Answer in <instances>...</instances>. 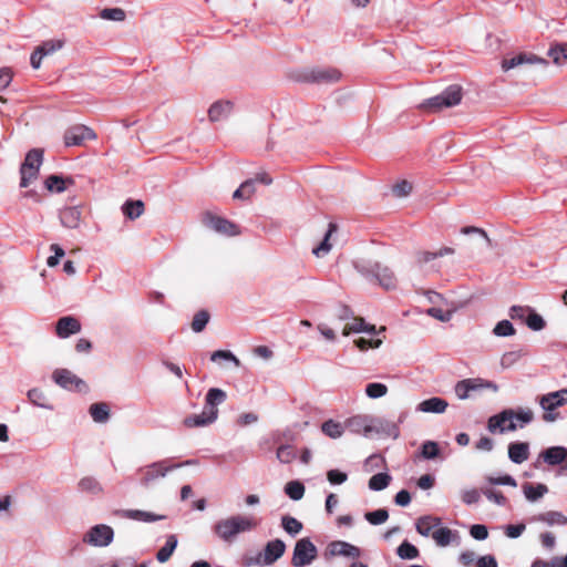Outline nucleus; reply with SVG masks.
Segmentation results:
<instances>
[{
  "label": "nucleus",
  "instance_id": "38",
  "mask_svg": "<svg viewBox=\"0 0 567 567\" xmlns=\"http://www.w3.org/2000/svg\"><path fill=\"white\" fill-rule=\"evenodd\" d=\"M536 519L539 522L546 523L549 526L567 524V517L563 513L556 512V511H550V512L539 514L536 517Z\"/></svg>",
  "mask_w": 567,
  "mask_h": 567
},
{
  "label": "nucleus",
  "instance_id": "3",
  "mask_svg": "<svg viewBox=\"0 0 567 567\" xmlns=\"http://www.w3.org/2000/svg\"><path fill=\"white\" fill-rule=\"evenodd\" d=\"M355 269L364 276H373L379 285L384 289H393L396 287V278L393 271L379 262H370L359 260L354 262Z\"/></svg>",
  "mask_w": 567,
  "mask_h": 567
},
{
  "label": "nucleus",
  "instance_id": "1",
  "mask_svg": "<svg viewBox=\"0 0 567 567\" xmlns=\"http://www.w3.org/2000/svg\"><path fill=\"white\" fill-rule=\"evenodd\" d=\"M258 522L252 516L234 515L220 519L214 526L215 534L224 542H233L240 533L254 530Z\"/></svg>",
  "mask_w": 567,
  "mask_h": 567
},
{
  "label": "nucleus",
  "instance_id": "52",
  "mask_svg": "<svg viewBox=\"0 0 567 567\" xmlns=\"http://www.w3.org/2000/svg\"><path fill=\"white\" fill-rule=\"evenodd\" d=\"M101 18L111 21H123L125 19V12L121 8H106L100 13Z\"/></svg>",
  "mask_w": 567,
  "mask_h": 567
},
{
  "label": "nucleus",
  "instance_id": "25",
  "mask_svg": "<svg viewBox=\"0 0 567 567\" xmlns=\"http://www.w3.org/2000/svg\"><path fill=\"white\" fill-rule=\"evenodd\" d=\"M61 224L70 229H75L81 224V210L79 207H65L60 212Z\"/></svg>",
  "mask_w": 567,
  "mask_h": 567
},
{
  "label": "nucleus",
  "instance_id": "41",
  "mask_svg": "<svg viewBox=\"0 0 567 567\" xmlns=\"http://www.w3.org/2000/svg\"><path fill=\"white\" fill-rule=\"evenodd\" d=\"M281 526L285 529V532L291 536L298 535L303 527L301 522L289 515H285L281 517Z\"/></svg>",
  "mask_w": 567,
  "mask_h": 567
},
{
  "label": "nucleus",
  "instance_id": "15",
  "mask_svg": "<svg viewBox=\"0 0 567 567\" xmlns=\"http://www.w3.org/2000/svg\"><path fill=\"white\" fill-rule=\"evenodd\" d=\"M533 64H547V62L534 54L522 53L511 59H504L502 62V69L508 71L515 68H523Z\"/></svg>",
  "mask_w": 567,
  "mask_h": 567
},
{
  "label": "nucleus",
  "instance_id": "4",
  "mask_svg": "<svg viewBox=\"0 0 567 567\" xmlns=\"http://www.w3.org/2000/svg\"><path fill=\"white\" fill-rule=\"evenodd\" d=\"M182 465L183 464H174L168 460L147 464L138 470L140 484L144 487H150L158 480L164 478L171 471Z\"/></svg>",
  "mask_w": 567,
  "mask_h": 567
},
{
  "label": "nucleus",
  "instance_id": "37",
  "mask_svg": "<svg viewBox=\"0 0 567 567\" xmlns=\"http://www.w3.org/2000/svg\"><path fill=\"white\" fill-rule=\"evenodd\" d=\"M321 431L331 439H339L344 433V425L330 419L322 423Z\"/></svg>",
  "mask_w": 567,
  "mask_h": 567
},
{
  "label": "nucleus",
  "instance_id": "42",
  "mask_svg": "<svg viewBox=\"0 0 567 567\" xmlns=\"http://www.w3.org/2000/svg\"><path fill=\"white\" fill-rule=\"evenodd\" d=\"M391 476L386 473L374 474L369 480V488L372 491H382L389 486Z\"/></svg>",
  "mask_w": 567,
  "mask_h": 567
},
{
  "label": "nucleus",
  "instance_id": "63",
  "mask_svg": "<svg viewBox=\"0 0 567 567\" xmlns=\"http://www.w3.org/2000/svg\"><path fill=\"white\" fill-rule=\"evenodd\" d=\"M461 498L465 504L471 505L478 502L480 493L475 488L465 489L462 492Z\"/></svg>",
  "mask_w": 567,
  "mask_h": 567
},
{
  "label": "nucleus",
  "instance_id": "18",
  "mask_svg": "<svg viewBox=\"0 0 567 567\" xmlns=\"http://www.w3.org/2000/svg\"><path fill=\"white\" fill-rule=\"evenodd\" d=\"M328 551L331 556H344L357 558L360 556V549L347 542L334 540L329 544Z\"/></svg>",
  "mask_w": 567,
  "mask_h": 567
},
{
  "label": "nucleus",
  "instance_id": "61",
  "mask_svg": "<svg viewBox=\"0 0 567 567\" xmlns=\"http://www.w3.org/2000/svg\"><path fill=\"white\" fill-rule=\"evenodd\" d=\"M381 343H382V341L380 339L373 340V339L359 338V339L354 340V344L361 351H365L370 348H374V349L379 348L381 346Z\"/></svg>",
  "mask_w": 567,
  "mask_h": 567
},
{
  "label": "nucleus",
  "instance_id": "62",
  "mask_svg": "<svg viewBox=\"0 0 567 567\" xmlns=\"http://www.w3.org/2000/svg\"><path fill=\"white\" fill-rule=\"evenodd\" d=\"M470 534L473 538H475L477 540H484L488 536V530H487L486 526L476 524L471 527Z\"/></svg>",
  "mask_w": 567,
  "mask_h": 567
},
{
  "label": "nucleus",
  "instance_id": "9",
  "mask_svg": "<svg viewBox=\"0 0 567 567\" xmlns=\"http://www.w3.org/2000/svg\"><path fill=\"white\" fill-rule=\"evenodd\" d=\"M318 556V549L309 538H301L295 544L291 564L293 567L309 566Z\"/></svg>",
  "mask_w": 567,
  "mask_h": 567
},
{
  "label": "nucleus",
  "instance_id": "23",
  "mask_svg": "<svg viewBox=\"0 0 567 567\" xmlns=\"http://www.w3.org/2000/svg\"><path fill=\"white\" fill-rule=\"evenodd\" d=\"M226 400V392L218 388H212L208 390L206 398H205V410L207 412H214L215 417L218 416V405L225 402Z\"/></svg>",
  "mask_w": 567,
  "mask_h": 567
},
{
  "label": "nucleus",
  "instance_id": "45",
  "mask_svg": "<svg viewBox=\"0 0 567 567\" xmlns=\"http://www.w3.org/2000/svg\"><path fill=\"white\" fill-rule=\"evenodd\" d=\"M285 492L291 499L299 501L303 497L305 486L298 481H291L286 484Z\"/></svg>",
  "mask_w": 567,
  "mask_h": 567
},
{
  "label": "nucleus",
  "instance_id": "6",
  "mask_svg": "<svg viewBox=\"0 0 567 567\" xmlns=\"http://www.w3.org/2000/svg\"><path fill=\"white\" fill-rule=\"evenodd\" d=\"M43 162V152L39 148H33L28 152L24 162L20 167L21 187L30 186L39 176V169Z\"/></svg>",
  "mask_w": 567,
  "mask_h": 567
},
{
  "label": "nucleus",
  "instance_id": "64",
  "mask_svg": "<svg viewBox=\"0 0 567 567\" xmlns=\"http://www.w3.org/2000/svg\"><path fill=\"white\" fill-rule=\"evenodd\" d=\"M327 478L331 484H342L347 481L348 475L338 470H330L327 473Z\"/></svg>",
  "mask_w": 567,
  "mask_h": 567
},
{
  "label": "nucleus",
  "instance_id": "7",
  "mask_svg": "<svg viewBox=\"0 0 567 567\" xmlns=\"http://www.w3.org/2000/svg\"><path fill=\"white\" fill-rule=\"evenodd\" d=\"M483 390L498 391V385L492 381L482 378H468L458 381L454 386V392L457 399L467 400L473 393Z\"/></svg>",
  "mask_w": 567,
  "mask_h": 567
},
{
  "label": "nucleus",
  "instance_id": "30",
  "mask_svg": "<svg viewBox=\"0 0 567 567\" xmlns=\"http://www.w3.org/2000/svg\"><path fill=\"white\" fill-rule=\"evenodd\" d=\"M123 516L126 518H130V519L141 520V522H145V523L157 522V520H162L165 518L164 515H156L154 513L146 512V511H140V509L125 511Z\"/></svg>",
  "mask_w": 567,
  "mask_h": 567
},
{
  "label": "nucleus",
  "instance_id": "57",
  "mask_svg": "<svg viewBox=\"0 0 567 567\" xmlns=\"http://www.w3.org/2000/svg\"><path fill=\"white\" fill-rule=\"evenodd\" d=\"M548 54L556 64H561L567 59V45H556Z\"/></svg>",
  "mask_w": 567,
  "mask_h": 567
},
{
  "label": "nucleus",
  "instance_id": "5",
  "mask_svg": "<svg viewBox=\"0 0 567 567\" xmlns=\"http://www.w3.org/2000/svg\"><path fill=\"white\" fill-rule=\"evenodd\" d=\"M286 544L281 539L268 542L262 551L245 558L246 566H269L282 557Z\"/></svg>",
  "mask_w": 567,
  "mask_h": 567
},
{
  "label": "nucleus",
  "instance_id": "14",
  "mask_svg": "<svg viewBox=\"0 0 567 567\" xmlns=\"http://www.w3.org/2000/svg\"><path fill=\"white\" fill-rule=\"evenodd\" d=\"M374 416L359 414L347 420L346 425L354 434H360L365 437L372 436Z\"/></svg>",
  "mask_w": 567,
  "mask_h": 567
},
{
  "label": "nucleus",
  "instance_id": "10",
  "mask_svg": "<svg viewBox=\"0 0 567 567\" xmlns=\"http://www.w3.org/2000/svg\"><path fill=\"white\" fill-rule=\"evenodd\" d=\"M113 528L109 525L99 524L85 533L83 542L94 547H106L113 542Z\"/></svg>",
  "mask_w": 567,
  "mask_h": 567
},
{
  "label": "nucleus",
  "instance_id": "51",
  "mask_svg": "<svg viewBox=\"0 0 567 567\" xmlns=\"http://www.w3.org/2000/svg\"><path fill=\"white\" fill-rule=\"evenodd\" d=\"M493 333L497 337H509L515 333V329L511 321L502 320L494 327Z\"/></svg>",
  "mask_w": 567,
  "mask_h": 567
},
{
  "label": "nucleus",
  "instance_id": "54",
  "mask_svg": "<svg viewBox=\"0 0 567 567\" xmlns=\"http://www.w3.org/2000/svg\"><path fill=\"white\" fill-rule=\"evenodd\" d=\"M277 458L279 462L288 464L296 458V452L290 445H281L277 450Z\"/></svg>",
  "mask_w": 567,
  "mask_h": 567
},
{
  "label": "nucleus",
  "instance_id": "39",
  "mask_svg": "<svg viewBox=\"0 0 567 567\" xmlns=\"http://www.w3.org/2000/svg\"><path fill=\"white\" fill-rule=\"evenodd\" d=\"M523 491H524L525 497L528 501L535 502V501L539 499L540 497H543L548 492V488L545 484H540V483L537 485L525 484L523 486Z\"/></svg>",
  "mask_w": 567,
  "mask_h": 567
},
{
  "label": "nucleus",
  "instance_id": "33",
  "mask_svg": "<svg viewBox=\"0 0 567 567\" xmlns=\"http://www.w3.org/2000/svg\"><path fill=\"white\" fill-rule=\"evenodd\" d=\"M336 230H337V226L334 224H329V228L324 235L323 240L320 243L319 246H317L312 249V254L316 257L321 258L329 254V251L332 248V245L330 243V237L333 233H336Z\"/></svg>",
  "mask_w": 567,
  "mask_h": 567
},
{
  "label": "nucleus",
  "instance_id": "49",
  "mask_svg": "<svg viewBox=\"0 0 567 567\" xmlns=\"http://www.w3.org/2000/svg\"><path fill=\"white\" fill-rule=\"evenodd\" d=\"M440 454V449L436 442L425 441L421 447V455L425 460H433Z\"/></svg>",
  "mask_w": 567,
  "mask_h": 567
},
{
  "label": "nucleus",
  "instance_id": "22",
  "mask_svg": "<svg viewBox=\"0 0 567 567\" xmlns=\"http://www.w3.org/2000/svg\"><path fill=\"white\" fill-rule=\"evenodd\" d=\"M432 538L437 546L446 547L452 543L457 542L460 537L456 530H452L441 524L440 527L432 533Z\"/></svg>",
  "mask_w": 567,
  "mask_h": 567
},
{
  "label": "nucleus",
  "instance_id": "53",
  "mask_svg": "<svg viewBox=\"0 0 567 567\" xmlns=\"http://www.w3.org/2000/svg\"><path fill=\"white\" fill-rule=\"evenodd\" d=\"M63 47V41L61 40H48L44 41L42 44L37 47L39 51H41L42 55L47 56L50 54H53L58 50H60Z\"/></svg>",
  "mask_w": 567,
  "mask_h": 567
},
{
  "label": "nucleus",
  "instance_id": "26",
  "mask_svg": "<svg viewBox=\"0 0 567 567\" xmlns=\"http://www.w3.org/2000/svg\"><path fill=\"white\" fill-rule=\"evenodd\" d=\"M216 420L217 417H215L214 412H207V410L204 409L203 412L199 414H193L187 416L184 420V424L187 427H200L212 424Z\"/></svg>",
  "mask_w": 567,
  "mask_h": 567
},
{
  "label": "nucleus",
  "instance_id": "60",
  "mask_svg": "<svg viewBox=\"0 0 567 567\" xmlns=\"http://www.w3.org/2000/svg\"><path fill=\"white\" fill-rule=\"evenodd\" d=\"M426 313L441 322H447L452 318V311H444L441 308L432 307L426 310Z\"/></svg>",
  "mask_w": 567,
  "mask_h": 567
},
{
  "label": "nucleus",
  "instance_id": "44",
  "mask_svg": "<svg viewBox=\"0 0 567 567\" xmlns=\"http://www.w3.org/2000/svg\"><path fill=\"white\" fill-rule=\"evenodd\" d=\"M401 559H415L419 557V549L411 543L404 540L396 549Z\"/></svg>",
  "mask_w": 567,
  "mask_h": 567
},
{
  "label": "nucleus",
  "instance_id": "55",
  "mask_svg": "<svg viewBox=\"0 0 567 567\" xmlns=\"http://www.w3.org/2000/svg\"><path fill=\"white\" fill-rule=\"evenodd\" d=\"M212 361L226 360L233 362L236 367L240 365L239 359L228 350H217L210 355Z\"/></svg>",
  "mask_w": 567,
  "mask_h": 567
},
{
  "label": "nucleus",
  "instance_id": "29",
  "mask_svg": "<svg viewBox=\"0 0 567 567\" xmlns=\"http://www.w3.org/2000/svg\"><path fill=\"white\" fill-rule=\"evenodd\" d=\"M231 109L233 105L230 102L214 103L208 110L210 121L216 122L226 118L230 114Z\"/></svg>",
  "mask_w": 567,
  "mask_h": 567
},
{
  "label": "nucleus",
  "instance_id": "40",
  "mask_svg": "<svg viewBox=\"0 0 567 567\" xmlns=\"http://www.w3.org/2000/svg\"><path fill=\"white\" fill-rule=\"evenodd\" d=\"M256 192V181H245L235 192L233 197L235 199H249Z\"/></svg>",
  "mask_w": 567,
  "mask_h": 567
},
{
  "label": "nucleus",
  "instance_id": "13",
  "mask_svg": "<svg viewBox=\"0 0 567 567\" xmlns=\"http://www.w3.org/2000/svg\"><path fill=\"white\" fill-rule=\"evenodd\" d=\"M53 381L65 390L81 389L85 382L68 369H56L52 373Z\"/></svg>",
  "mask_w": 567,
  "mask_h": 567
},
{
  "label": "nucleus",
  "instance_id": "8",
  "mask_svg": "<svg viewBox=\"0 0 567 567\" xmlns=\"http://www.w3.org/2000/svg\"><path fill=\"white\" fill-rule=\"evenodd\" d=\"M538 403L545 412L543 420L547 423L555 422L558 414L554 413V410L567 404V389L544 394L539 398Z\"/></svg>",
  "mask_w": 567,
  "mask_h": 567
},
{
  "label": "nucleus",
  "instance_id": "31",
  "mask_svg": "<svg viewBox=\"0 0 567 567\" xmlns=\"http://www.w3.org/2000/svg\"><path fill=\"white\" fill-rule=\"evenodd\" d=\"M445 107H453L462 101V89L458 85H450L442 93Z\"/></svg>",
  "mask_w": 567,
  "mask_h": 567
},
{
  "label": "nucleus",
  "instance_id": "58",
  "mask_svg": "<svg viewBox=\"0 0 567 567\" xmlns=\"http://www.w3.org/2000/svg\"><path fill=\"white\" fill-rule=\"evenodd\" d=\"M423 106L433 112L446 109L441 93L436 96H433V97L426 100L424 102Z\"/></svg>",
  "mask_w": 567,
  "mask_h": 567
},
{
  "label": "nucleus",
  "instance_id": "43",
  "mask_svg": "<svg viewBox=\"0 0 567 567\" xmlns=\"http://www.w3.org/2000/svg\"><path fill=\"white\" fill-rule=\"evenodd\" d=\"M79 489L89 494L96 495L102 492L100 483L94 477H83L80 480Z\"/></svg>",
  "mask_w": 567,
  "mask_h": 567
},
{
  "label": "nucleus",
  "instance_id": "56",
  "mask_svg": "<svg viewBox=\"0 0 567 567\" xmlns=\"http://www.w3.org/2000/svg\"><path fill=\"white\" fill-rule=\"evenodd\" d=\"M526 324L529 329L539 331L545 327V321L539 315L529 309L528 316L526 317Z\"/></svg>",
  "mask_w": 567,
  "mask_h": 567
},
{
  "label": "nucleus",
  "instance_id": "36",
  "mask_svg": "<svg viewBox=\"0 0 567 567\" xmlns=\"http://www.w3.org/2000/svg\"><path fill=\"white\" fill-rule=\"evenodd\" d=\"M89 412L96 423H105L110 419V409L106 403H94L90 406Z\"/></svg>",
  "mask_w": 567,
  "mask_h": 567
},
{
  "label": "nucleus",
  "instance_id": "20",
  "mask_svg": "<svg viewBox=\"0 0 567 567\" xmlns=\"http://www.w3.org/2000/svg\"><path fill=\"white\" fill-rule=\"evenodd\" d=\"M442 520L440 517L425 515L417 518L415 523L416 532L424 537H432V533L440 527Z\"/></svg>",
  "mask_w": 567,
  "mask_h": 567
},
{
  "label": "nucleus",
  "instance_id": "24",
  "mask_svg": "<svg viewBox=\"0 0 567 567\" xmlns=\"http://www.w3.org/2000/svg\"><path fill=\"white\" fill-rule=\"evenodd\" d=\"M508 457L515 464H522L529 457V445L526 442H513L508 445Z\"/></svg>",
  "mask_w": 567,
  "mask_h": 567
},
{
  "label": "nucleus",
  "instance_id": "21",
  "mask_svg": "<svg viewBox=\"0 0 567 567\" xmlns=\"http://www.w3.org/2000/svg\"><path fill=\"white\" fill-rule=\"evenodd\" d=\"M340 78L341 73L336 69H315L308 75V80L316 83H334Z\"/></svg>",
  "mask_w": 567,
  "mask_h": 567
},
{
  "label": "nucleus",
  "instance_id": "28",
  "mask_svg": "<svg viewBox=\"0 0 567 567\" xmlns=\"http://www.w3.org/2000/svg\"><path fill=\"white\" fill-rule=\"evenodd\" d=\"M375 331V326L365 323L362 318H354L352 322H349L343 327L342 334L350 336L351 333L359 332L374 334Z\"/></svg>",
  "mask_w": 567,
  "mask_h": 567
},
{
  "label": "nucleus",
  "instance_id": "59",
  "mask_svg": "<svg viewBox=\"0 0 567 567\" xmlns=\"http://www.w3.org/2000/svg\"><path fill=\"white\" fill-rule=\"evenodd\" d=\"M392 192L396 197H405L412 192V184L408 181H401L393 186Z\"/></svg>",
  "mask_w": 567,
  "mask_h": 567
},
{
  "label": "nucleus",
  "instance_id": "46",
  "mask_svg": "<svg viewBox=\"0 0 567 567\" xmlns=\"http://www.w3.org/2000/svg\"><path fill=\"white\" fill-rule=\"evenodd\" d=\"M45 187L49 192L62 193L66 188V181L58 175H50L45 179Z\"/></svg>",
  "mask_w": 567,
  "mask_h": 567
},
{
  "label": "nucleus",
  "instance_id": "12",
  "mask_svg": "<svg viewBox=\"0 0 567 567\" xmlns=\"http://www.w3.org/2000/svg\"><path fill=\"white\" fill-rule=\"evenodd\" d=\"M95 138V133L84 125L72 126L64 134V143L66 146H80L83 145L84 142Z\"/></svg>",
  "mask_w": 567,
  "mask_h": 567
},
{
  "label": "nucleus",
  "instance_id": "35",
  "mask_svg": "<svg viewBox=\"0 0 567 567\" xmlns=\"http://www.w3.org/2000/svg\"><path fill=\"white\" fill-rule=\"evenodd\" d=\"M123 214L130 219H136L144 213L142 200H126L122 206Z\"/></svg>",
  "mask_w": 567,
  "mask_h": 567
},
{
  "label": "nucleus",
  "instance_id": "16",
  "mask_svg": "<svg viewBox=\"0 0 567 567\" xmlns=\"http://www.w3.org/2000/svg\"><path fill=\"white\" fill-rule=\"evenodd\" d=\"M81 331L80 321L71 316L62 317L58 320L55 326L56 336L61 339L69 338L72 334H76Z\"/></svg>",
  "mask_w": 567,
  "mask_h": 567
},
{
  "label": "nucleus",
  "instance_id": "17",
  "mask_svg": "<svg viewBox=\"0 0 567 567\" xmlns=\"http://www.w3.org/2000/svg\"><path fill=\"white\" fill-rule=\"evenodd\" d=\"M447 406L449 403L444 399H441L439 396H432L430 399L421 401L416 405L415 410L422 413L442 414L446 411Z\"/></svg>",
  "mask_w": 567,
  "mask_h": 567
},
{
  "label": "nucleus",
  "instance_id": "27",
  "mask_svg": "<svg viewBox=\"0 0 567 567\" xmlns=\"http://www.w3.org/2000/svg\"><path fill=\"white\" fill-rule=\"evenodd\" d=\"M542 456L548 465H558L567 460V449L564 446H553L545 450Z\"/></svg>",
  "mask_w": 567,
  "mask_h": 567
},
{
  "label": "nucleus",
  "instance_id": "50",
  "mask_svg": "<svg viewBox=\"0 0 567 567\" xmlns=\"http://www.w3.org/2000/svg\"><path fill=\"white\" fill-rule=\"evenodd\" d=\"M364 518L372 525H380L386 522L389 513L386 509L380 508L365 513Z\"/></svg>",
  "mask_w": 567,
  "mask_h": 567
},
{
  "label": "nucleus",
  "instance_id": "19",
  "mask_svg": "<svg viewBox=\"0 0 567 567\" xmlns=\"http://www.w3.org/2000/svg\"><path fill=\"white\" fill-rule=\"evenodd\" d=\"M386 435L393 439H398L400 435V431L398 425L394 422L382 417H375L373 420L372 435Z\"/></svg>",
  "mask_w": 567,
  "mask_h": 567
},
{
  "label": "nucleus",
  "instance_id": "48",
  "mask_svg": "<svg viewBox=\"0 0 567 567\" xmlns=\"http://www.w3.org/2000/svg\"><path fill=\"white\" fill-rule=\"evenodd\" d=\"M208 321H209V313L205 310L198 311L193 318V322H192L193 331L196 333L202 332L205 329Z\"/></svg>",
  "mask_w": 567,
  "mask_h": 567
},
{
  "label": "nucleus",
  "instance_id": "32",
  "mask_svg": "<svg viewBox=\"0 0 567 567\" xmlns=\"http://www.w3.org/2000/svg\"><path fill=\"white\" fill-rule=\"evenodd\" d=\"M27 395L29 401L35 406L50 411L53 410V405L49 402L47 394L42 390L33 388L28 391Z\"/></svg>",
  "mask_w": 567,
  "mask_h": 567
},
{
  "label": "nucleus",
  "instance_id": "2",
  "mask_svg": "<svg viewBox=\"0 0 567 567\" xmlns=\"http://www.w3.org/2000/svg\"><path fill=\"white\" fill-rule=\"evenodd\" d=\"M511 417H517L520 427L529 424L534 420V412L528 408L504 409L497 414H494L487 420V431L492 434H504L507 433V426Z\"/></svg>",
  "mask_w": 567,
  "mask_h": 567
},
{
  "label": "nucleus",
  "instance_id": "47",
  "mask_svg": "<svg viewBox=\"0 0 567 567\" xmlns=\"http://www.w3.org/2000/svg\"><path fill=\"white\" fill-rule=\"evenodd\" d=\"M388 393V386L383 383L373 382L365 386V394L370 399H379Z\"/></svg>",
  "mask_w": 567,
  "mask_h": 567
},
{
  "label": "nucleus",
  "instance_id": "34",
  "mask_svg": "<svg viewBox=\"0 0 567 567\" xmlns=\"http://www.w3.org/2000/svg\"><path fill=\"white\" fill-rule=\"evenodd\" d=\"M177 543L178 540L175 535L167 536L165 545L156 554V559L159 563H166L177 547Z\"/></svg>",
  "mask_w": 567,
  "mask_h": 567
},
{
  "label": "nucleus",
  "instance_id": "11",
  "mask_svg": "<svg viewBox=\"0 0 567 567\" xmlns=\"http://www.w3.org/2000/svg\"><path fill=\"white\" fill-rule=\"evenodd\" d=\"M203 223L206 227L215 230L218 234L235 236L240 233L237 225L209 212L204 214Z\"/></svg>",
  "mask_w": 567,
  "mask_h": 567
}]
</instances>
